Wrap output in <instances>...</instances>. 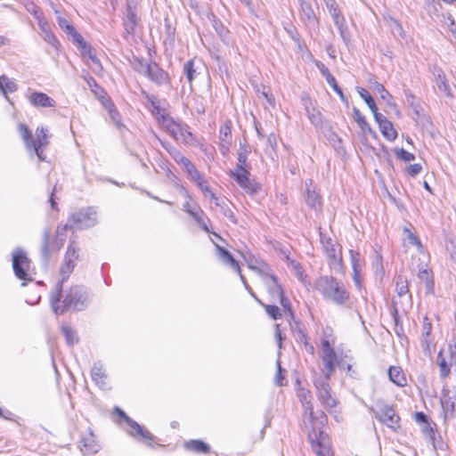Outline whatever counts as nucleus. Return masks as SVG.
Masks as SVG:
<instances>
[{"instance_id":"a18cd8bd","label":"nucleus","mask_w":456,"mask_h":456,"mask_svg":"<svg viewBox=\"0 0 456 456\" xmlns=\"http://www.w3.org/2000/svg\"><path fill=\"white\" fill-rule=\"evenodd\" d=\"M41 35L45 42H47L49 45H51L54 48H58L60 45V43L55 37V35L52 32L51 28H45L41 30Z\"/></svg>"},{"instance_id":"c03bdc74","label":"nucleus","mask_w":456,"mask_h":456,"mask_svg":"<svg viewBox=\"0 0 456 456\" xmlns=\"http://www.w3.org/2000/svg\"><path fill=\"white\" fill-rule=\"evenodd\" d=\"M403 240L411 246H417L419 248L422 247L419 238L413 233V232L408 227H403Z\"/></svg>"},{"instance_id":"58836bf2","label":"nucleus","mask_w":456,"mask_h":456,"mask_svg":"<svg viewBox=\"0 0 456 456\" xmlns=\"http://www.w3.org/2000/svg\"><path fill=\"white\" fill-rule=\"evenodd\" d=\"M37 139H33L32 145L37 147H44L49 143L48 142V129L46 127H37L36 131Z\"/></svg>"},{"instance_id":"1a4fd4ad","label":"nucleus","mask_w":456,"mask_h":456,"mask_svg":"<svg viewBox=\"0 0 456 456\" xmlns=\"http://www.w3.org/2000/svg\"><path fill=\"white\" fill-rule=\"evenodd\" d=\"M456 391L454 388L444 387L441 393L440 403L442 416L444 421L456 417Z\"/></svg>"},{"instance_id":"20e7f679","label":"nucleus","mask_w":456,"mask_h":456,"mask_svg":"<svg viewBox=\"0 0 456 456\" xmlns=\"http://www.w3.org/2000/svg\"><path fill=\"white\" fill-rule=\"evenodd\" d=\"M31 260L28 258L26 251L22 248H16L12 252V268L15 276L23 281L21 286H26L28 282L32 281L33 278L30 276Z\"/></svg>"},{"instance_id":"bb28decb","label":"nucleus","mask_w":456,"mask_h":456,"mask_svg":"<svg viewBox=\"0 0 456 456\" xmlns=\"http://www.w3.org/2000/svg\"><path fill=\"white\" fill-rule=\"evenodd\" d=\"M395 292L399 297H406L407 302H411L408 281L402 275L395 277Z\"/></svg>"},{"instance_id":"4be33fe9","label":"nucleus","mask_w":456,"mask_h":456,"mask_svg":"<svg viewBox=\"0 0 456 456\" xmlns=\"http://www.w3.org/2000/svg\"><path fill=\"white\" fill-rule=\"evenodd\" d=\"M137 10L126 9L123 26L127 35H133L138 24Z\"/></svg>"},{"instance_id":"9d476101","label":"nucleus","mask_w":456,"mask_h":456,"mask_svg":"<svg viewBox=\"0 0 456 456\" xmlns=\"http://www.w3.org/2000/svg\"><path fill=\"white\" fill-rule=\"evenodd\" d=\"M69 222H70L72 226L77 229H86L92 227L97 222L96 211L92 207L82 208L79 211L71 214L69 217Z\"/></svg>"},{"instance_id":"473e14b6","label":"nucleus","mask_w":456,"mask_h":456,"mask_svg":"<svg viewBox=\"0 0 456 456\" xmlns=\"http://www.w3.org/2000/svg\"><path fill=\"white\" fill-rule=\"evenodd\" d=\"M322 359L324 367L327 370L326 373H324L322 376L330 377L332 375V373L335 371V368L337 366V362L339 359H338L336 352L331 353V354H322Z\"/></svg>"},{"instance_id":"f8f14e48","label":"nucleus","mask_w":456,"mask_h":456,"mask_svg":"<svg viewBox=\"0 0 456 456\" xmlns=\"http://www.w3.org/2000/svg\"><path fill=\"white\" fill-rule=\"evenodd\" d=\"M308 436L312 449L317 456H333L329 437L324 432L320 431L318 436L310 433Z\"/></svg>"},{"instance_id":"423d86ee","label":"nucleus","mask_w":456,"mask_h":456,"mask_svg":"<svg viewBox=\"0 0 456 456\" xmlns=\"http://www.w3.org/2000/svg\"><path fill=\"white\" fill-rule=\"evenodd\" d=\"M79 258V247L77 242L70 239L64 260L60 268L61 280L57 282V287H62L63 282L67 281L76 266V261Z\"/></svg>"},{"instance_id":"bf43d9fd","label":"nucleus","mask_w":456,"mask_h":456,"mask_svg":"<svg viewBox=\"0 0 456 456\" xmlns=\"http://www.w3.org/2000/svg\"><path fill=\"white\" fill-rule=\"evenodd\" d=\"M354 117L358 123L359 126L362 129H365V127H368L369 130H370V127L369 126L365 118L362 115L361 111L357 108L353 109Z\"/></svg>"},{"instance_id":"0eeeda50","label":"nucleus","mask_w":456,"mask_h":456,"mask_svg":"<svg viewBox=\"0 0 456 456\" xmlns=\"http://www.w3.org/2000/svg\"><path fill=\"white\" fill-rule=\"evenodd\" d=\"M325 5L331 16L333 22L339 31L342 40L348 44L351 40V35L346 26V19L342 14L336 0H324Z\"/></svg>"},{"instance_id":"b1692460","label":"nucleus","mask_w":456,"mask_h":456,"mask_svg":"<svg viewBox=\"0 0 456 456\" xmlns=\"http://www.w3.org/2000/svg\"><path fill=\"white\" fill-rule=\"evenodd\" d=\"M209 197L211 201H213L216 207L220 208V210L222 211L225 217H227L233 224L237 223L235 215L229 207L228 202L225 199H219L215 195L214 192H211V195Z\"/></svg>"},{"instance_id":"393cba45","label":"nucleus","mask_w":456,"mask_h":456,"mask_svg":"<svg viewBox=\"0 0 456 456\" xmlns=\"http://www.w3.org/2000/svg\"><path fill=\"white\" fill-rule=\"evenodd\" d=\"M299 15L300 19L306 24H314L316 22V16L312 5L305 0H299Z\"/></svg>"},{"instance_id":"6ab92c4d","label":"nucleus","mask_w":456,"mask_h":456,"mask_svg":"<svg viewBox=\"0 0 456 456\" xmlns=\"http://www.w3.org/2000/svg\"><path fill=\"white\" fill-rule=\"evenodd\" d=\"M159 124L167 130V132L175 139L181 134L182 123H178L173 119L168 114H161Z\"/></svg>"},{"instance_id":"cd10ccee","label":"nucleus","mask_w":456,"mask_h":456,"mask_svg":"<svg viewBox=\"0 0 456 456\" xmlns=\"http://www.w3.org/2000/svg\"><path fill=\"white\" fill-rule=\"evenodd\" d=\"M304 105L311 122L315 126L321 125L322 123V113L315 109L313 102L310 99H305L304 100Z\"/></svg>"},{"instance_id":"dca6fc26","label":"nucleus","mask_w":456,"mask_h":456,"mask_svg":"<svg viewBox=\"0 0 456 456\" xmlns=\"http://www.w3.org/2000/svg\"><path fill=\"white\" fill-rule=\"evenodd\" d=\"M432 332V322L426 316L423 319L422 328H421V338H420V346L423 351V353L426 355L431 354L430 346L432 343V340L430 339Z\"/></svg>"},{"instance_id":"5701e85b","label":"nucleus","mask_w":456,"mask_h":456,"mask_svg":"<svg viewBox=\"0 0 456 456\" xmlns=\"http://www.w3.org/2000/svg\"><path fill=\"white\" fill-rule=\"evenodd\" d=\"M317 67L322 73V75L326 78L327 83L332 87V89L339 95L340 99L343 102L346 101V98L342 91V89L337 84L336 78L331 75L329 69L323 64H317Z\"/></svg>"},{"instance_id":"9b49d317","label":"nucleus","mask_w":456,"mask_h":456,"mask_svg":"<svg viewBox=\"0 0 456 456\" xmlns=\"http://www.w3.org/2000/svg\"><path fill=\"white\" fill-rule=\"evenodd\" d=\"M375 417L383 424L394 431L400 428V417L395 413L392 406L388 404H378L374 411Z\"/></svg>"},{"instance_id":"8fccbe9b","label":"nucleus","mask_w":456,"mask_h":456,"mask_svg":"<svg viewBox=\"0 0 456 456\" xmlns=\"http://www.w3.org/2000/svg\"><path fill=\"white\" fill-rule=\"evenodd\" d=\"M231 121H226L223 126H221L219 130V140L220 141H231L232 138V129H231Z\"/></svg>"},{"instance_id":"f3484780","label":"nucleus","mask_w":456,"mask_h":456,"mask_svg":"<svg viewBox=\"0 0 456 456\" xmlns=\"http://www.w3.org/2000/svg\"><path fill=\"white\" fill-rule=\"evenodd\" d=\"M145 77L159 86L168 82L167 73L155 62H152L150 67H146Z\"/></svg>"},{"instance_id":"864d4df0","label":"nucleus","mask_w":456,"mask_h":456,"mask_svg":"<svg viewBox=\"0 0 456 456\" xmlns=\"http://www.w3.org/2000/svg\"><path fill=\"white\" fill-rule=\"evenodd\" d=\"M386 21L394 35L398 34L399 36L403 37V29L402 24L396 19L389 17L386 20Z\"/></svg>"},{"instance_id":"7ed1b4c3","label":"nucleus","mask_w":456,"mask_h":456,"mask_svg":"<svg viewBox=\"0 0 456 456\" xmlns=\"http://www.w3.org/2000/svg\"><path fill=\"white\" fill-rule=\"evenodd\" d=\"M70 222L65 224H58L56 227L55 237L51 239V229L45 227L43 230L42 239L40 243V256L44 265L46 266L49 264L52 251H59L66 240V232L68 230L72 229Z\"/></svg>"},{"instance_id":"69168bd1","label":"nucleus","mask_w":456,"mask_h":456,"mask_svg":"<svg viewBox=\"0 0 456 456\" xmlns=\"http://www.w3.org/2000/svg\"><path fill=\"white\" fill-rule=\"evenodd\" d=\"M110 118L112 120V122L118 126L120 127L122 126L121 124V117L118 111L114 108L112 105V108H110L109 110Z\"/></svg>"},{"instance_id":"e433bc0d","label":"nucleus","mask_w":456,"mask_h":456,"mask_svg":"<svg viewBox=\"0 0 456 456\" xmlns=\"http://www.w3.org/2000/svg\"><path fill=\"white\" fill-rule=\"evenodd\" d=\"M91 376L93 380L100 385H105L104 379H106L105 370L102 367V364L100 362H95L93 365L92 370H91Z\"/></svg>"},{"instance_id":"4d7b16f0","label":"nucleus","mask_w":456,"mask_h":456,"mask_svg":"<svg viewBox=\"0 0 456 456\" xmlns=\"http://www.w3.org/2000/svg\"><path fill=\"white\" fill-rule=\"evenodd\" d=\"M374 89L380 94V97L387 101L388 104H392L390 102V101L393 99L392 95L390 94V93L385 88V86L379 83V82H376L375 83V86H374Z\"/></svg>"},{"instance_id":"13d9d810","label":"nucleus","mask_w":456,"mask_h":456,"mask_svg":"<svg viewBox=\"0 0 456 456\" xmlns=\"http://www.w3.org/2000/svg\"><path fill=\"white\" fill-rule=\"evenodd\" d=\"M213 27L216 30V32L218 34V36L221 37L223 41L226 39V36L228 33V30L224 28L222 21L218 20L217 19L213 20Z\"/></svg>"},{"instance_id":"49530a36","label":"nucleus","mask_w":456,"mask_h":456,"mask_svg":"<svg viewBox=\"0 0 456 456\" xmlns=\"http://www.w3.org/2000/svg\"><path fill=\"white\" fill-rule=\"evenodd\" d=\"M422 433L424 434V436L428 438V440L432 443L433 446L435 449L436 448H439V449H442V444H436V434H435V430L433 429V428L431 427V425L429 424V422H427V424H423V427H422Z\"/></svg>"},{"instance_id":"f03ea898","label":"nucleus","mask_w":456,"mask_h":456,"mask_svg":"<svg viewBox=\"0 0 456 456\" xmlns=\"http://www.w3.org/2000/svg\"><path fill=\"white\" fill-rule=\"evenodd\" d=\"M315 289L325 300L343 305L349 300V292L345 284L333 276H321L315 281Z\"/></svg>"},{"instance_id":"f257e3e1","label":"nucleus","mask_w":456,"mask_h":456,"mask_svg":"<svg viewBox=\"0 0 456 456\" xmlns=\"http://www.w3.org/2000/svg\"><path fill=\"white\" fill-rule=\"evenodd\" d=\"M55 294L51 297V306L56 314H62L68 310L82 311L89 301V295L86 289L82 285L72 286L63 297L62 287L55 288Z\"/></svg>"},{"instance_id":"2f4dec72","label":"nucleus","mask_w":456,"mask_h":456,"mask_svg":"<svg viewBox=\"0 0 456 456\" xmlns=\"http://www.w3.org/2000/svg\"><path fill=\"white\" fill-rule=\"evenodd\" d=\"M388 377L398 387H404L406 385V378L401 367L391 366L388 369Z\"/></svg>"},{"instance_id":"c85d7f7f","label":"nucleus","mask_w":456,"mask_h":456,"mask_svg":"<svg viewBox=\"0 0 456 456\" xmlns=\"http://www.w3.org/2000/svg\"><path fill=\"white\" fill-rule=\"evenodd\" d=\"M219 258L226 265H230L236 273H240L239 263L234 259L232 254L225 248L216 245Z\"/></svg>"},{"instance_id":"79ce46f5","label":"nucleus","mask_w":456,"mask_h":456,"mask_svg":"<svg viewBox=\"0 0 456 456\" xmlns=\"http://www.w3.org/2000/svg\"><path fill=\"white\" fill-rule=\"evenodd\" d=\"M61 332L65 337V340L68 346H72L78 342L76 330L68 325L61 327Z\"/></svg>"},{"instance_id":"c756f323","label":"nucleus","mask_w":456,"mask_h":456,"mask_svg":"<svg viewBox=\"0 0 456 456\" xmlns=\"http://www.w3.org/2000/svg\"><path fill=\"white\" fill-rule=\"evenodd\" d=\"M18 90V85L14 80H12L5 75L0 76V92L4 94V98L10 102L8 93H14Z\"/></svg>"},{"instance_id":"c9c22d12","label":"nucleus","mask_w":456,"mask_h":456,"mask_svg":"<svg viewBox=\"0 0 456 456\" xmlns=\"http://www.w3.org/2000/svg\"><path fill=\"white\" fill-rule=\"evenodd\" d=\"M185 449L198 453H208L210 446L201 440H190L184 444Z\"/></svg>"},{"instance_id":"0e129e2a","label":"nucleus","mask_w":456,"mask_h":456,"mask_svg":"<svg viewBox=\"0 0 456 456\" xmlns=\"http://www.w3.org/2000/svg\"><path fill=\"white\" fill-rule=\"evenodd\" d=\"M188 128L189 127L187 125L183 124L181 126V134H179V136L176 137L175 140L176 141L181 140L184 142H187L189 141V139L192 137V134L191 132H189Z\"/></svg>"},{"instance_id":"ea45409f","label":"nucleus","mask_w":456,"mask_h":456,"mask_svg":"<svg viewBox=\"0 0 456 456\" xmlns=\"http://www.w3.org/2000/svg\"><path fill=\"white\" fill-rule=\"evenodd\" d=\"M18 131L22 137L26 147L28 149H32V143H33V135L31 131L29 130L28 126L25 124H20L18 126Z\"/></svg>"},{"instance_id":"3c124183","label":"nucleus","mask_w":456,"mask_h":456,"mask_svg":"<svg viewBox=\"0 0 456 456\" xmlns=\"http://www.w3.org/2000/svg\"><path fill=\"white\" fill-rule=\"evenodd\" d=\"M358 93H359L360 96L364 100V102H366V104L368 105L370 110H376L377 105L375 103L374 99L370 94V93L362 87H360L358 89Z\"/></svg>"},{"instance_id":"f704fd0d","label":"nucleus","mask_w":456,"mask_h":456,"mask_svg":"<svg viewBox=\"0 0 456 456\" xmlns=\"http://www.w3.org/2000/svg\"><path fill=\"white\" fill-rule=\"evenodd\" d=\"M321 236V242L322 244V247L324 248V251L329 258L331 260L337 259V247L335 243L333 242L332 239L330 237H326L322 235V233H320Z\"/></svg>"},{"instance_id":"7c9ffc66","label":"nucleus","mask_w":456,"mask_h":456,"mask_svg":"<svg viewBox=\"0 0 456 456\" xmlns=\"http://www.w3.org/2000/svg\"><path fill=\"white\" fill-rule=\"evenodd\" d=\"M305 203L311 208H314L315 210L320 209L322 207L321 196L315 191L314 189H311L310 186H308L307 184L305 191Z\"/></svg>"},{"instance_id":"a19ab883","label":"nucleus","mask_w":456,"mask_h":456,"mask_svg":"<svg viewBox=\"0 0 456 456\" xmlns=\"http://www.w3.org/2000/svg\"><path fill=\"white\" fill-rule=\"evenodd\" d=\"M379 129L383 136L389 141H394L397 137V132L389 120L379 126Z\"/></svg>"},{"instance_id":"aec40b11","label":"nucleus","mask_w":456,"mask_h":456,"mask_svg":"<svg viewBox=\"0 0 456 456\" xmlns=\"http://www.w3.org/2000/svg\"><path fill=\"white\" fill-rule=\"evenodd\" d=\"M297 395L300 401V403L303 404V407L305 409V413L308 414L311 420L314 419V406L312 403V393L304 387H300L297 391Z\"/></svg>"},{"instance_id":"37998d69","label":"nucleus","mask_w":456,"mask_h":456,"mask_svg":"<svg viewBox=\"0 0 456 456\" xmlns=\"http://www.w3.org/2000/svg\"><path fill=\"white\" fill-rule=\"evenodd\" d=\"M168 152L178 164H182L185 170L192 164L189 159L175 148L168 150Z\"/></svg>"},{"instance_id":"39448f33","label":"nucleus","mask_w":456,"mask_h":456,"mask_svg":"<svg viewBox=\"0 0 456 456\" xmlns=\"http://www.w3.org/2000/svg\"><path fill=\"white\" fill-rule=\"evenodd\" d=\"M330 377L329 376H320L314 380L316 396L321 404L327 410L332 409L338 404V400L330 386Z\"/></svg>"},{"instance_id":"e2e57ef3","label":"nucleus","mask_w":456,"mask_h":456,"mask_svg":"<svg viewBox=\"0 0 456 456\" xmlns=\"http://www.w3.org/2000/svg\"><path fill=\"white\" fill-rule=\"evenodd\" d=\"M448 354L450 364H456V342H450L446 351Z\"/></svg>"},{"instance_id":"a211bd4d","label":"nucleus","mask_w":456,"mask_h":456,"mask_svg":"<svg viewBox=\"0 0 456 456\" xmlns=\"http://www.w3.org/2000/svg\"><path fill=\"white\" fill-rule=\"evenodd\" d=\"M28 100L32 106L37 108L55 107L56 105V102L53 98L42 92L35 91L31 93L28 96Z\"/></svg>"},{"instance_id":"a878e982","label":"nucleus","mask_w":456,"mask_h":456,"mask_svg":"<svg viewBox=\"0 0 456 456\" xmlns=\"http://www.w3.org/2000/svg\"><path fill=\"white\" fill-rule=\"evenodd\" d=\"M250 147L245 142H240V149L238 151V163L235 170L249 169L250 166L248 164V157L250 153Z\"/></svg>"},{"instance_id":"2eb2a0df","label":"nucleus","mask_w":456,"mask_h":456,"mask_svg":"<svg viewBox=\"0 0 456 456\" xmlns=\"http://www.w3.org/2000/svg\"><path fill=\"white\" fill-rule=\"evenodd\" d=\"M58 25L69 36L72 37L73 43L77 47H86V42L83 37L76 30L72 23L66 18L59 16L57 18Z\"/></svg>"},{"instance_id":"680f3d73","label":"nucleus","mask_w":456,"mask_h":456,"mask_svg":"<svg viewBox=\"0 0 456 456\" xmlns=\"http://www.w3.org/2000/svg\"><path fill=\"white\" fill-rule=\"evenodd\" d=\"M422 171V166L419 163L411 164L406 167L405 172L410 176H416Z\"/></svg>"},{"instance_id":"ddd939ff","label":"nucleus","mask_w":456,"mask_h":456,"mask_svg":"<svg viewBox=\"0 0 456 456\" xmlns=\"http://www.w3.org/2000/svg\"><path fill=\"white\" fill-rule=\"evenodd\" d=\"M230 175L248 193L254 194L258 191L259 186L249 179V169L233 170L230 172Z\"/></svg>"},{"instance_id":"5fc2aeb1","label":"nucleus","mask_w":456,"mask_h":456,"mask_svg":"<svg viewBox=\"0 0 456 456\" xmlns=\"http://www.w3.org/2000/svg\"><path fill=\"white\" fill-rule=\"evenodd\" d=\"M395 156L402 161L410 162L415 159V155L403 148L395 149Z\"/></svg>"},{"instance_id":"052dcab7","label":"nucleus","mask_w":456,"mask_h":456,"mask_svg":"<svg viewBox=\"0 0 456 456\" xmlns=\"http://www.w3.org/2000/svg\"><path fill=\"white\" fill-rule=\"evenodd\" d=\"M82 50V54L84 56H88V58L92 61L93 63L101 66L100 60L96 57V55L93 53L90 45L86 44V47H79Z\"/></svg>"},{"instance_id":"603ef678","label":"nucleus","mask_w":456,"mask_h":456,"mask_svg":"<svg viewBox=\"0 0 456 456\" xmlns=\"http://www.w3.org/2000/svg\"><path fill=\"white\" fill-rule=\"evenodd\" d=\"M350 259H351L353 273H356L357 271H362V262L361 260L360 253L354 251V250H350Z\"/></svg>"},{"instance_id":"de8ad7c7","label":"nucleus","mask_w":456,"mask_h":456,"mask_svg":"<svg viewBox=\"0 0 456 456\" xmlns=\"http://www.w3.org/2000/svg\"><path fill=\"white\" fill-rule=\"evenodd\" d=\"M203 216V211L200 208H198V212L192 218L196 221V223L200 226L202 230H204L206 232H210V230L208 225L210 220L208 217H204Z\"/></svg>"},{"instance_id":"338daca9","label":"nucleus","mask_w":456,"mask_h":456,"mask_svg":"<svg viewBox=\"0 0 456 456\" xmlns=\"http://www.w3.org/2000/svg\"><path fill=\"white\" fill-rule=\"evenodd\" d=\"M337 366L340 369H343V370H346L347 371V373L350 375V376H354V374L355 373L354 370H353V366L350 364V363H346V360L343 359V358H340L338 362H337Z\"/></svg>"},{"instance_id":"774afa93","label":"nucleus","mask_w":456,"mask_h":456,"mask_svg":"<svg viewBox=\"0 0 456 456\" xmlns=\"http://www.w3.org/2000/svg\"><path fill=\"white\" fill-rule=\"evenodd\" d=\"M282 368L281 366V362L280 361L277 362V373L275 375V383L277 386L279 387H282L284 385V379H285V377L284 375L282 374Z\"/></svg>"},{"instance_id":"4c0bfd02","label":"nucleus","mask_w":456,"mask_h":456,"mask_svg":"<svg viewBox=\"0 0 456 456\" xmlns=\"http://www.w3.org/2000/svg\"><path fill=\"white\" fill-rule=\"evenodd\" d=\"M437 363L439 365V368H440V376L442 378H446L450 372H451V366L452 364H450V360H446V358L444 357V353L443 350H441L439 353H438V355H437Z\"/></svg>"},{"instance_id":"6e6d98bb","label":"nucleus","mask_w":456,"mask_h":456,"mask_svg":"<svg viewBox=\"0 0 456 456\" xmlns=\"http://www.w3.org/2000/svg\"><path fill=\"white\" fill-rule=\"evenodd\" d=\"M265 309L266 314L273 320H278L281 318V313L280 308L277 305H265L261 304Z\"/></svg>"},{"instance_id":"6e6552de","label":"nucleus","mask_w":456,"mask_h":456,"mask_svg":"<svg viewBox=\"0 0 456 456\" xmlns=\"http://www.w3.org/2000/svg\"><path fill=\"white\" fill-rule=\"evenodd\" d=\"M115 413L126 422V424L129 427L128 434L131 436L136 437V438L145 442L150 446L153 445L155 437L150 431L144 429L136 421L132 419L120 408L116 407Z\"/></svg>"},{"instance_id":"09e8293b","label":"nucleus","mask_w":456,"mask_h":456,"mask_svg":"<svg viewBox=\"0 0 456 456\" xmlns=\"http://www.w3.org/2000/svg\"><path fill=\"white\" fill-rule=\"evenodd\" d=\"M183 73L186 76L187 80L189 83H191L192 80L195 77L196 69L194 68V61L189 60L183 64Z\"/></svg>"},{"instance_id":"4468645a","label":"nucleus","mask_w":456,"mask_h":456,"mask_svg":"<svg viewBox=\"0 0 456 456\" xmlns=\"http://www.w3.org/2000/svg\"><path fill=\"white\" fill-rule=\"evenodd\" d=\"M430 70L435 77L436 86H437L438 90L442 92L446 97L454 98L452 90L446 79V76L443 69L439 66L434 65Z\"/></svg>"},{"instance_id":"72a5a7b5","label":"nucleus","mask_w":456,"mask_h":456,"mask_svg":"<svg viewBox=\"0 0 456 456\" xmlns=\"http://www.w3.org/2000/svg\"><path fill=\"white\" fill-rule=\"evenodd\" d=\"M265 277V284L273 297H279L284 293L281 286L278 282L277 277L274 274H266Z\"/></svg>"},{"instance_id":"412c9836","label":"nucleus","mask_w":456,"mask_h":456,"mask_svg":"<svg viewBox=\"0 0 456 456\" xmlns=\"http://www.w3.org/2000/svg\"><path fill=\"white\" fill-rule=\"evenodd\" d=\"M187 174L191 177V180H193L198 187L204 192L206 195L210 196L211 192H213L210 188L208 187L207 181L204 180L201 174L199 172V170L196 168V167L191 164L186 170Z\"/></svg>"}]
</instances>
